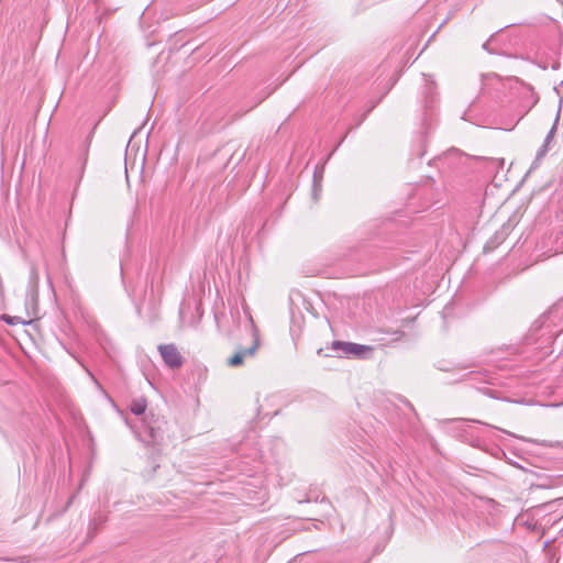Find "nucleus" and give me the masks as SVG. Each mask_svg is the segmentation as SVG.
Segmentation results:
<instances>
[{"label":"nucleus","mask_w":563,"mask_h":563,"mask_svg":"<svg viewBox=\"0 0 563 563\" xmlns=\"http://www.w3.org/2000/svg\"><path fill=\"white\" fill-rule=\"evenodd\" d=\"M166 421L163 417L150 412L144 416L141 426L134 431L146 446L161 445L164 440Z\"/></svg>","instance_id":"nucleus-1"},{"label":"nucleus","mask_w":563,"mask_h":563,"mask_svg":"<svg viewBox=\"0 0 563 563\" xmlns=\"http://www.w3.org/2000/svg\"><path fill=\"white\" fill-rule=\"evenodd\" d=\"M1 319H2L5 323H8V324H10V325H15V324H20V323H21V324H24V323H25V321H23L20 317H16V316L12 317V316H9V314H3V316L1 317Z\"/></svg>","instance_id":"nucleus-11"},{"label":"nucleus","mask_w":563,"mask_h":563,"mask_svg":"<svg viewBox=\"0 0 563 563\" xmlns=\"http://www.w3.org/2000/svg\"><path fill=\"white\" fill-rule=\"evenodd\" d=\"M147 401L144 397L135 398L130 404V410L135 416L145 415Z\"/></svg>","instance_id":"nucleus-10"},{"label":"nucleus","mask_w":563,"mask_h":563,"mask_svg":"<svg viewBox=\"0 0 563 563\" xmlns=\"http://www.w3.org/2000/svg\"><path fill=\"white\" fill-rule=\"evenodd\" d=\"M511 230L512 225L509 222L503 224L501 228L485 243L484 253L492 252L500 245L507 239Z\"/></svg>","instance_id":"nucleus-5"},{"label":"nucleus","mask_w":563,"mask_h":563,"mask_svg":"<svg viewBox=\"0 0 563 563\" xmlns=\"http://www.w3.org/2000/svg\"><path fill=\"white\" fill-rule=\"evenodd\" d=\"M551 314V310H549L548 312L543 313L539 319H537L530 331H531V336H534L537 335V333L540 331V330H545L544 333H542V336L547 335V341H552L554 340L556 336H559V332H553L551 327L549 324H545L549 316Z\"/></svg>","instance_id":"nucleus-6"},{"label":"nucleus","mask_w":563,"mask_h":563,"mask_svg":"<svg viewBox=\"0 0 563 563\" xmlns=\"http://www.w3.org/2000/svg\"><path fill=\"white\" fill-rule=\"evenodd\" d=\"M158 351L167 367L175 369L184 365L185 360L175 344H161Z\"/></svg>","instance_id":"nucleus-3"},{"label":"nucleus","mask_w":563,"mask_h":563,"mask_svg":"<svg viewBox=\"0 0 563 563\" xmlns=\"http://www.w3.org/2000/svg\"><path fill=\"white\" fill-rule=\"evenodd\" d=\"M331 349L336 352L340 351L344 355H354L356 357H363L365 353L373 351V347L368 345L342 341H333Z\"/></svg>","instance_id":"nucleus-4"},{"label":"nucleus","mask_w":563,"mask_h":563,"mask_svg":"<svg viewBox=\"0 0 563 563\" xmlns=\"http://www.w3.org/2000/svg\"><path fill=\"white\" fill-rule=\"evenodd\" d=\"M475 423H482L479 420H472Z\"/></svg>","instance_id":"nucleus-17"},{"label":"nucleus","mask_w":563,"mask_h":563,"mask_svg":"<svg viewBox=\"0 0 563 563\" xmlns=\"http://www.w3.org/2000/svg\"><path fill=\"white\" fill-rule=\"evenodd\" d=\"M558 120H559V114L556 115V119H555L554 123L552 124L550 131L548 132V134H547V136H545V139L543 141V144L538 150L533 164L539 163L548 154V152L550 151V148L552 146V143L554 141V135L556 133Z\"/></svg>","instance_id":"nucleus-7"},{"label":"nucleus","mask_w":563,"mask_h":563,"mask_svg":"<svg viewBox=\"0 0 563 563\" xmlns=\"http://www.w3.org/2000/svg\"><path fill=\"white\" fill-rule=\"evenodd\" d=\"M437 85L431 76L424 75V87H423V96L427 108H432L433 103L437 101Z\"/></svg>","instance_id":"nucleus-8"},{"label":"nucleus","mask_w":563,"mask_h":563,"mask_svg":"<svg viewBox=\"0 0 563 563\" xmlns=\"http://www.w3.org/2000/svg\"><path fill=\"white\" fill-rule=\"evenodd\" d=\"M457 421H466V419H449L445 422H457Z\"/></svg>","instance_id":"nucleus-14"},{"label":"nucleus","mask_w":563,"mask_h":563,"mask_svg":"<svg viewBox=\"0 0 563 563\" xmlns=\"http://www.w3.org/2000/svg\"><path fill=\"white\" fill-rule=\"evenodd\" d=\"M252 336L253 342L250 347L240 346L236 352L227 360V364L231 367L241 366L244 363V358L254 356L257 349L260 347V334L257 328L252 322Z\"/></svg>","instance_id":"nucleus-2"},{"label":"nucleus","mask_w":563,"mask_h":563,"mask_svg":"<svg viewBox=\"0 0 563 563\" xmlns=\"http://www.w3.org/2000/svg\"><path fill=\"white\" fill-rule=\"evenodd\" d=\"M488 45H489V41H487V42H485V43L483 44V48L488 51Z\"/></svg>","instance_id":"nucleus-16"},{"label":"nucleus","mask_w":563,"mask_h":563,"mask_svg":"<svg viewBox=\"0 0 563 563\" xmlns=\"http://www.w3.org/2000/svg\"><path fill=\"white\" fill-rule=\"evenodd\" d=\"M462 157L463 154L459 150L451 148L443 155L439 156L435 161L440 163L442 166H448L451 168L455 166V161L461 159Z\"/></svg>","instance_id":"nucleus-9"},{"label":"nucleus","mask_w":563,"mask_h":563,"mask_svg":"<svg viewBox=\"0 0 563 563\" xmlns=\"http://www.w3.org/2000/svg\"><path fill=\"white\" fill-rule=\"evenodd\" d=\"M393 334L395 335L393 340L398 341L405 335V332L402 330H396L393 332Z\"/></svg>","instance_id":"nucleus-13"},{"label":"nucleus","mask_w":563,"mask_h":563,"mask_svg":"<svg viewBox=\"0 0 563 563\" xmlns=\"http://www.w3.org/2000/svg\"><path fill=\"white\" fill-rule=\"evenodd\" d=\"M559 68H560V63H555V64L552 65V69L555 70V69H559Z\"/></svg>","instance_id":"nucleus-15"},{"label":"nucleus","mask_w":563,"mask_h":563,"mask_svg":"<svg viewBox=\"0 0 563 563\" xmlns=\"http://www.w3.org/2000/svg\"><path fill=\"white\" fill-rule=\"evenodd\" d=\"M90 135L88 136V144H86L84 146V150H82V156H84V164H86L87 162V158H88V151H89V142H90Z\"/></svg>","instance_id":"nucleus-12"}]
</instances>
